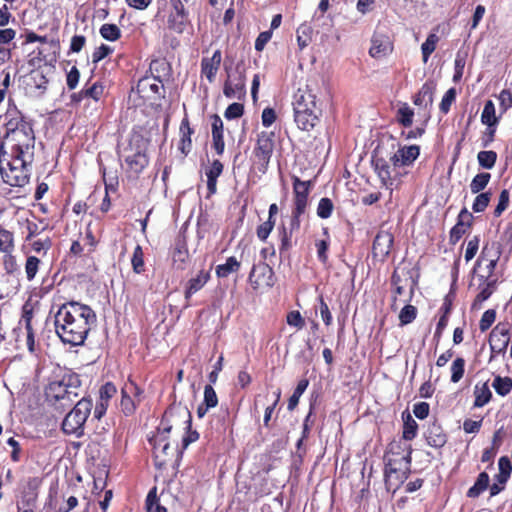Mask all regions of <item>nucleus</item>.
<instances>
[{"label": "nucleus", "mask_w": 512, "mask_h": 512, "mask_svg": "<svg viewBox=\"0 0 512 512\" xmlns=\"http://www.w3.org/2000/svg\"><path fill=\"white\" fill-rule=\"evenodd\" d=\"M95 322V312L75 301L64 303L55 315L56 333L64 343L73 346L84 343Z\"/></svg>", "instance_id": "1"}, {"label": "nucleus", "mask_w": 512, "mask_h": 512, "mask_svg": "<svg viewBox=\"0 0 512 512\" xmlns=\"http://www.w3.org/2000/svg\"><path fill=\"white\" fill-rule=\"evenodd\" d=\"M5 127V139L12 144V155L24 158V163L33 162L35 155V133L32 124L23 115L16 112L7 114Z\"/></svg>", "instance_id": "2"}, {"label": "nucleus", "mask_w": 512, "mask_h": 512, "mask_svg": "<svg viewBox=\"0 0 512 512\" xmlns=\"http://www.w3.org/2000/svg\"><path fill=\"white\" fill-rule=\"evenodd\" d=\"M176 416L183 419L184 424L187 425L186 428L190 427L191 415L187 408H170L164 413L162 422L163 431L159 432L158 436L154 439H150V442L153 444L155 464L158 468H162L166 465L168 460L167 458L170 455V444L166 441L164 434L170 432L172 429V423Z\"/></svg>", "instance_id": "3"}, {"label": "nucleus", "mask_w": 512, "mask_h": 512, "mask_svg": "<svg viewBox=\"0 0 512 512\" xmlns=\"http://www.w3.org/2000/svg\"><path fill=\"white\" fill-rule=\"evenodd\" d=\"M32 163H24V158L12 155V159L0 169L3 181L13 187L25 186L29 182Z\"/></svg>", "instance_id": "4"}, {"label": "nucleus", "mask_w": 512, "mask_h": 512, "mask_svg": "<svg viewBox=\"0 0 512 512\" xmlns=\"http://www.w3.org/2000/svg\"><path fill=\"white\" fill-rule=\"evenodd\" d=\"M93 404L90 399L82 398L74 408L66 415L62 422V429L66 434H75L80 436L83 432V426L91 413Z\"/></svg>", "instance_id": "5"}, {"label": "nucleus", "mask_w": 512, "mask_h": 512, "mask_svg": "<svg viewBox=\"0 0 512 512\" xmlns=\"http://www.w3.org/2000/svg\"><path fill=\"white\" fill-rule=\"evenodd\" d=\"M80 386V380L74 375H64L60 380H54L49 383L46 389V395L56 401L69 400L77 397V389Z\"/></svg>", "instance_id": "6"}, {"label": "nucleus", "mask_w": 512, "mask_h": 512, "mask_svg": "<svg viewBox=\"0 0 512 512\" xmlns=\"http://www.w3.org/2000/svg\"><path fill=\"white\" fill-rule=\"evenodd\" d=\"M410 455L402 456L400 460L388 459L385 468V481L388 488H398L408 477Z\"/></svg>", "instance_id": "7"}, {"label": "nucleus", "mask_w": 512, "mask_h": 512, "mask_svg": "<svg viewBox=\"0 0 512 512\" xmlns=\"http://www.w3.org/2000/svg\"><path fill=\"white\" fill-rule=\"evenodd\" d=\"M227 71V80L224 83L223 94L230 99H242L246 95V76L242 65L238 64L231 73Z\"/></svg>", "instance_id": "8"}, {"label": "nucleus", "mask_w": 512, "mask_h": 512, "mask_svg": "<svg viewBox=\"0 0 512 512\" xmlns=\"http://www.w3.org/2000/svg\"><path fill=\"white\" fill-rule=\"evenodd\" d=\"M293 109L322 110L316 85L307 84L299 88L293 97Z\"/></svg>", "instance_id": "9"}, {"label": "nucleus", "mask_w": 512, "mask_h": 512, "mask_svg": "<svg viewBox=\"0 0 512 512\" xmlns=\"http://www.w3.org/2000/svg\"><path fill=\"white\" fill-rule=\"evenodd\" d=\"M137 92L141 98L151 102H156L165 96L162 81L153 75L145 76L138 81Z\"/></svg>", "instance_id": "10"}, {"label": "nucleus", "mask_w": 512, "mask_h": 512, "mask_svg": "<svg viewBox=\"0 0 512 512\" xmlns=\"http://www.w3.org/2000/svg\"><path fill=\"white\" fill-rule=\"evenodd\" d=\"M273 133L262 132L257 140V146L255 147V162L258 165L260 172L265 173L273 153L274 142Z\"/></svg>", "instance_id": "11"}, {"label": "nucleus", "mask_w": 512, "mask_h": 512, "mask_svg": "<svg viewBox=\"0 0 512 512\" xmlns=\"http://www.w3.org/2000/svg\"><path fill=\"white\" fill-rule=\"evenodd\" d=\"M143 398V390L133 381H128L122 387L121 409L125 415H131L135 412L137 404Z\"/></svg>", "instance_id": "12"}, {"label": "nucleus", "mask_w": 512, "mask_h": 512, "mask_svg": "<svg viewBox=\"0 0 512 512\" xmlns=\"http://www.w3.org/2000/svg\"><path fill=\"white\" fill-rule=\"evenodd\" d=\"M501 256V248L500 245L496 242H493L491 244L487 243L482 248L481 254L479 258L476 261V266L479 267L482 264L486 265V278H494V271L496 268V265L500 259Z\"/></svg>", "instance_id": "13"}, {"label": "nucleus", "mask_w": 512, "mask_h": 512, "mask_svg": "<svg viewBox=\"0 0 512 512\" xmlns=\"http://www.w3.org/2000/svg\"><path fill=\"white\" fill-rule=\"evenodd\" d=\"M394 237L388 231H379L373 241L372 254L379 261H384L389 255Z\"/></svg>", "instance_id": "14"}, {"label": "nucleus", "mask_w": 512, "mask_h": 512, "mask_svg": "<svg viewBox=\"0 0 512 512\" xmlns=\"http://www.w3.org/2000/svg\"><path fill=\"white\" fill-rule=\"evenodd\" d=\"M294 121L304 131L312 130L319 122L322 110L293 109Z\"/></svg>", "instance_id": "15"}, {"label": "nucleus", "mask_w": 512, "mask_h": 512, "mask_svg": "<svg viewBox=\"0 0 512 512\" xmlns=\"http://www.w3.org/2000/svg\"><path fill=\"white\" fill-rule=\"evenodd\" d=\"M420 148L417 145L400 147L391 157L390 162L396 167L409 166L419 156Z\"/></svg>", "instance_id": "16"}, {"label": "nucleus", "mask_w": 512, "mask_h": 512, "mask_svg": "<svg viewBox=\"0 0 512 512\" xmlns=\"http://www.w3.org/2000/svg\"><path fill=\"white\" fill-rule=\"evenodd\" d=\"M393 46L390 38L383 33L375 32L371 39L369 54L371 57L381 59L392 52Z\"/></svg>", "instance_id": "17"}, {"label": "nucleus", "mask_w": 512, "mask_h": 512, "mask_svg": "<svg viewBox=\"0 0 512 512\" xmlns=\"http://www.w3.org/2000/svg\"><path fill=\"white\" fill-rule=\"evenodd\" d=\"M272 269L265 263L254 265L250 274L249 282L253 289H258L261 286H271L272 282Z\"/></svg>", "instance_id": "18"}, {"label": "nucleus", "mask_w": 512, "mask_h": 512, "mask_svg": "<svg viewBox=\"0 0 512 512\" xmlns=\"http://www.w3.org/2000/svg\"><path fill=\"white\" fill-rule=\"evenodd\" d=\"M311 186V181H302L296 176L293 177L294 208L298 212L305 211Z\"/></svg>", "instance_id": "19"}, {"label": "nucleus", "mask_w": 512, "mask_h": 512, "mask_svg": "<svg viewBox=\"0 0 512 512\" xmlns=\"http://www.w3.org/2000/svg\"><path fill=\"white\" fill-rule=\"evenodd\" d=\"M305 211H299L297 209H293L289 227H282L281 230V246L280 251H287L292 247V235L294 232L298 231L300 228V216Z\"/></svg>", "instance_id": "20"}, {"label": "nucleus", "mask_w": 512, "mask_h": 512, "mask_svg": "<svg viewBox=\"0 0 512 512\" xmlns=\"http://www.w3.org/2000/svg\"><path fill=\"white\" fill-rule=\"evenodd\" d=\"M117 389L114 384L107 382L99 391V401L94 408V417L101 419L106 413L110 399L116 394Z\"/></svg>", "instance_id": "21"}, {"label": "nucleus", "mask_w": 512, "mask_h": 512, "mask_svg": "<svg viewBox=\"0 0 512 512\" xmlns=\"http://www.w3.org/2000/svg\"><path fill=\"white\" fill-rule=\"evenodd\" d=\"M222 56L220 50H216L211 57H204L201 60V74L206 77L209 83H213L220 68Z\"/></svg>", "instance_id": "22"}, {"label": "nucleus", "mask_w": 512, "mask_h": 512, "mask_svg": "<svg viewBox=\"0 0 512 512\" xmlns=\"http://www.w3.org/2000/svg\"><path fill=\"white\" fill-rule=\"evenodd\" d=\"M472 218V214L467 209L460 212L457 224L450 231L452 244H455L465 234L467 227L471 225Z\"/></svg>", "instance_id": "23"}, {"label": "nucleus", "mask_w": 512, "mask_h": 512, "mask_svg": "<svg viewBox=\"0 0 512 512\" xmlns=\"http://www.w3.org/2000/svg\"><path fill=\"white\" fill-rule=\"evenodd\" d=\"M211 119L213 148L218 155H222L225 148L223 139V121L217 114H214Z\"/></svg>", "instance_id": "24"}, {"label": "nucleus", "mask_w": 512, "mask_h": 512, "mask_svg": "<svg viewBox=\"0 0 512 512\" xmlns=\"http://www.w3.org/2000/svg\"><path fill=\"white\" fill-rule=\"evenodd\" d=\"M425 437L428 444L435 448L444 446L447 441V436L442 427L436 423H432L428 426Z\"/></svg>", "instance_id": "25"}, {"label": "nucleus", "mask_w": 512, "mask_h": 512, "mask_svg": "<svg viewBox=\"0 0 512 512\" xmlns=\"http://www.w3.org/2000/svg\"><path fill=\"white\" fill-rule=\"evenodd\" d=\"M434 92L435 84L433 82L424 83L419 92L414 97V104L424 108L431 107L433 104Z\"/></svg>", "instance_id": "26"}, {"label": "nucleus", "mask_w": 512, "mask_h": 512, "mask_svg": "<svg viewBox=\"0 0 512 512\" xmlns=\"http://www.w3.org/2000/svg\"><path fill=\"white\" fill-rule=\"evenodd\" d=\"M222 171L223 164L219 160H214L211 166L206 170L205 174L207 176V189L209 194L216 192L217 178L221 175Z\"/></svg>", "instance_id": "27"}, {"label": "nucleus", "mask_w": 512, "mask_h": 512, "mask_svg": "<svg viewBox=\"0 0 512 512\" xmlns=\"http://www.w3.org/2000/svg\"><path fill=\"white\" fill-rule=\"evenodd\" d=\"M373 164L382 184L386 187L391 186L393 184V179L388 162L383 158H377L373 161Z\"/></svg>", "instance_id": "28"}, {"label": "nucleus", "mask_w": 512, "mask_h": 512, "mask_svg": "<svg viewBox=\"0 0 512 512\" xmlns=\"http://www.w3.org/2000/svg\"><path fill=\"white\" fill-rule=\"evenodd\" d=\"M180 133L181 139L179 148L183 154L187 155L192 147L191 135L193 133L187 117L183 118L180 124Z\"/></svg>", "instance_id": "29"}, {"label": "nucleus", "mask_w": 512, "mask_h": 512, "mask_svg": "<svg viewBox=\"0 0 512 512\" xmlns=\"http://www.w3.org/2000/svg\"><path fill=\"white\" fill-rule=\"evenodd\" d=\"M481 279H484L483 284L480 285V292L477 294L474 300V306L476 304H481L486 301L495 291L497 279L496 278H486L481 276Z\"/></svg>", "instance_id": "30"}, {"label": "nucleus", "mask_w": 512, "mask_h": 512, "mask_svg": "<svg viewBox=\"0 0 512 512\" xmlns=\"http://www.w3.org/2000/svg\"><path fill=\"white\" fill-rule=\"evenodd\" d=\"M489 487V475L486 472H481L474 485L468 490L467 496L469 498H476L482 492H484Z\"/></svg>", "instance_id": "31"}, {"label": "nucleus", "mask_w": 512, "mask_h": 512, "mask_svg": "<svg viewBox=\"0 0 512 512\" xmlns=\"http://www.w3.org/2000/svg\"><path fill=\"white\" fill-rule=\"evenodd\" d=\"M126 163L133 172L140 173L148 165V158L145 153L137 152L128 156Z\"/></svg>", "instance_id": "32"}, {"label": "nucleus", "mask_w": 512, "mask_h": 512, "mask_svg": "<svg viewBox=\"0 0 512 512\" xmlns=\"http://www.w3.org/2000/svg\"><path fill=\"white\" fill-rule=\"evenodd\" d=\"M481 122L489 128L497 125L498 118L496 117V109L493 101H486L481 114Z\"/></svg>", "instance_id": "33"}, {"label": "nucleus", "mask_w": 512, "mask_h": 512, "mask_svg": "<svg viewBox=\"0 0 512 512\" xmlns=\"http://www.w3.org/2000/svg\"><path fill=\"white\" fill-rule=\"evenodd\" d=\"M474 395H475V401H474L475 407H483L491 400V397H492V393H491L487 383H483L481 386L476 385L475 389H474Z\"/></svg>", "instance_id": "34"}, {"label": "nucleus", "mask_w": 512, "mask_h": 512, "mask_svg": "<svg viewBox=\"0 0 512 512\" xmlns=\"http://www.w3.org/2000/svg\"><path fill=\"white\" fill-rule=\"evenodd\" d=\"M240 268V262L235 257H229L224 264L216 267V275L225 278L233 272H237Z\"/></svg>", "instance_id": "35"}, {"label": "nucleus", "mask_w": 512, "mask_h": 512, "mask_svg": "<svg viewBox=\"0 0 512 512\" xmlns=\"http://www.w3.org/2000/svg\"><path fill=\"white\" fill-rule=\"evenodd\" d=\"M209 275L199 273L196 277L188 281V285L185 291V297L189 298L191 295L199 291L208 281Z\"/></svg>", "instance_id": "36"}, {"label": "nucleus", "mask_w": 512, "mask_h": 512, "mask_svg": "<svg viewBox=\"0 0 512 512\" xmlns=\"http://www.w3.org/2000/svg\"><path fill=\"white\" fill-rule=\"evenodd\" d=\"M492 387L498 395L506 396L512 390V379L510 377L496 376L492 382Z\"/></svg>", "instance_id": "37"}, {"label": "nucleus", "mask_w": 512, "mask_h": 512, "mask_svg": "<svg viewBox=\"0 0 512 512\" xmlns=\"http://www.w3.org/2000/svg\"><path fill=\"white\" fill-rule=\"evenodd\" d=\"M438 41V35L436 33H430L425 42L421 45L422 58L424 63H427L430 55L435 51Z\"/></svg>", "instance_id": "38"}, {"label": "nucleus", "mask_w": 512, "mask_h": 512, "mask_svg": "<svg viewBox=\"0 0 512 512\" xmlns=\"http://www.w3.org/2000/svg\"><path fill=\"white\" fill-rule=\"evenodd\" d=\"M188 23L187 14H170L168 18L169 28L177 33H182Z\"/></svg>", "instance_id": "39"}, {"label": "nucleus", "mask_w": 512, "mask_h": 512, "mask_svg": "<svg viewBox=\"0 0 512 512\" xmlns=\"http://www.w3.org/2000/svg\"><path fill=\"white\" fill-rule=\"evenodd\" d=\"M147 512H167L166 508L159 503L157 488L153 487L146 498Z\"/></svg>", "instance_id": "40"}, {"label": "nucleus", "mask_w": 512, "mask_h": 512, "mask_svg": "<svg viewBox=\"0 0 512 512\" xmlns=\"http://www.w3.org/2000/svg\"><path fill=\"white\" fill-rule=\"evenodd\" d=\"M14 250V236L13 233L0 228V251L9 254Z\"/></svg>", "instance_id": "41"}, {"label": "nucleus", "mask_w": 512, "mask_h": 512, "mask_svg": "<svg viewBox=\"0 0 512 512\" xmlns=\"http://www.w3.org/2000/svg\"><path fill=\"white\" fill-rule=\"evenodd\" d=\"M308 384H309V382L307 379H302L298 382L293 394L291 395V397L288 400V407H287L288 410L292 411L296 408V406L299 403V399H300L301 395L307 389Z\"/></svg>", "instance_id": "42"}, {"label": "nucleus", "mask_w": 512, "mask_h": 512, "mask_svg": "<svg viewBox=\"0 0 512 512\" xmlns=\"http://www.w3.org/2000/svg\"><path fill=\"white\" fill-rule=\"evenodd\" d=\"M414 111L403 103L397 110V120L404 127H410L413 123Z\"/></svg>", "instance_id": "43"}, {"label": "nucleus", "mask_w": 512, "mask_h": 512, "mask_svg": "<svg viewBox=\"0 0 512 512\" xmlns=\"http://www.w3.org/2000/svg\"><path fill=\"white\" fill-rule=\"evenodd\" d=\"M491 175L490 173L483 172L477 174L470 183V190L473 194H477L488 185L490 181Z\"/></svg>", "instance_id": "44"}, {"label": "nucleus", "mask_w": 512, "mask_h": 512, "mask_svg": "<svg viewBox=\"0 0 512 512\" xmlns=\"http://www.w3.org/2000/svg\"><path fill=\"white\" fill-rule=\"evenodd\" d=\"M478 163L481 167L485 169H492L497 160L496 152L489 151H480L477 155Z\"/></svg>", "instance_id": "45"}, {"label": "nucleus", "mask_w": 512, "mask_h": 512, "mask_svg": "<svg viewBox=\"0 0 512 512\" xmlns=\"http://www.w3.org/2000/svg\"><path fill=\"white\" fill-rule=\"evenodd\" d=\"M510 338H500L495 335L489 336V345L491 348V351L493 353L497 354H503L505 353L508 344H509Z\"/></svg>", "instance_id": "46"}, {"label": "nucleus", "mask_w": 512, "mask_h": 512, "mask_svg": "<svg viewBox=\"0 0 512 512\" xmlns=\"http://www.w3.org/2000/svg\"><path fill=\"white\" fill-rule=\"evenodd\" d=\"M100 34L106 40L116 41L120 38L121 31L115 24H104L100 28Z\"/></svg>", "instance_id": "47"}, {"label": "nucleus", "mask_w": 512, "mask_h": 512, "mask_svg": "<svg viewBox=\"0 0 512 512\" xmlns=\"http://www.w3.org/2000/svg\"><path fill=\"white\" fill-rule=\"evenodd\" d=\"M40 260L35 256H29L26 259L25 263V273L28 281H32L38 270H39Z\"/></svg>", "instance_id": "48"}, {"label": "nucleus", "mask_w": 512, "mask_h": 512, "mask_svg": "<svg viewBox=\"0 0 512 512\" xmlns=\"http://www.w3.org/2000/svg\"><path fill=\"white\" fill-rule=\"evenodd\" d=\"M465 360L456 358L451 365V382L457 383L464 375Z\"/></svg>", "instance_id": "49"}, {"label": "nucleus", "mask_w": 512, "mask_h": 512, "mask_svg": "<svg viewBox=\"0 0 512 512\" xmlns=\"http://www.w3.org/2000/svg\"><path fill=\"white\" fill-rule=\"evenodd\" d=\"M143 257H144L143 250L140 245H137L134 249L132 260H131L133 271L137 274H140L144 271Z\"/></svg>", "instance_id": "50"}, {"label": "nucleus", "mask_w": 512, "mask_h": 512, "mask_svg": "<svg viewBox=\"0 0 512 512\" xmlns=\"http://www.w3.org/2000/svg\"><path fill=\"white\" fill-rule=\"evenodd\" d=\"M417 428L418 425L416 421L410 415H407V418L404 421L403 438L405 440L414 439L417 433Z\"/></svg>", "instance_id": "51"}, {"label": "nucleus", "mask_w": 512, "mask_h": 512, "mask_svg": "<svg viewBox=\"0 0 512 512\" xmlns=\"http://www.w3.org/2000/svg\"><path fill=\"white\" fill-rule=\"evenodd\" d=\"M491 195V192H484L478 194L472 205L473 211L476 213L483 212L490 202Z\"/></svg>", "instance_id": "52"}, {"label": "nucleus", "mask_w": 512, "mask_h": 512, "mask_svg": "<svg viewBox=\"0 0 512 512\" xmlns=\"http://www.w3.org/2000/svg\"><path fill=\"white\" fill-rule=\"evenodd\" d=\"M417 315V309L412 305H405L400 313L399 320L401 325H407L411 323Z\"/></svg>", "instance_id": "53"}, {"label": "nucleus", "mask_w": 512, "mask_h": 512, "mask_svg": "<svg viewBox=\"0 0 512 512\" xmlns=\"http://www.w3.org/2000/svg\"><path fill=\"white\" fill-rule=\"evenodd\" d=\"M333 207V203L329 198H321L317 207V215L322 219L329 218L332 214Z\"/></svg>", "instance_id": "54"}, {"label": "nucleus", "mask_w": 512, "mask_h": 512, "mask_svg": "<svg viewBox=\"0 0 512 512\" xmlns=\"http://www.w3.org/2000/svg\"><path fill=\"white\" fill-rule=\"evenodd\" d=\"M456 99V91L454 88H450L449 90L446 91V93L444 94L442 100H441V103H440V110L442 113L446 114L449 112L450 110V107L452 105V103L455 101Z\"/></svg>", "instance_id": "55"}, {"label": "nucleus", "mask_w": 512, "mask_h": 512, "mask_svg": "<svg viewBox=\"0 0 512 512\" xmlns=\"http://www.w3.org/2000/svg\"><path fill=\"white\" fill-rule=\"evenodd\" d=\"M204 405L207 408H214L218 404V397L214 388L211 385H206L204 388Z\"/></svg>", "instance_id": "56"}, {"label": "nucleus", "mask_w": 512, "mask_h": 512, "mask_svg": "<svg viewBox=\"0 0 512 512\" xmlns=\"http://www.w3.org/2000/svg\"><path fill=\"white\" fill-rule=\"evenodd\" d=\"M275 226V220L268 219L257 228V237L261 241H266Z\"/></svg>", "instance_id": "57"}, {"label": "nucleus", "mask_w": 512, "mask_h": 512, "mask_svg": "<svg viewBox=\"0 0 512 512\" xmlns=\"http://www.w3.org/2000/svg\"><path fill=\"white\" fill-rule=\"evenodd\" d=\"M287 324L297 328L298 330L302 329L305 326V320L300 314L299 311H291L287 314L286 317Z\"/></svg>", "instance_id": "58"}, {"label": "nucleus", "mask_w": 512, "mask_h": 512, "mask_svg": "<svg viewBox=\"0 0 512 512\" xmlns=\"http://www.w3.org/2000/svg\"><path fill=\"white\" fill-rule=\"evenodd\" d=\"M495 319H496L495 310L489 309V310L485 311L483 313L482 318L479 323L480 330L483 332L488 330L491 327V325L494 323Z\"/></svg>", "instance_id": "59"}, {"label": "nucleus", "mask_w": 512, "mask_h": 512, "mask_svg": "<svg viewBox=\"0 0 512 512\" xmlns=\"http://www.w3.org/2000/svg\"><path fill=\"white\" fill-rule=\"evenodd\" d=\"M479 242H480V239L478 236H474L472 239H470L468 241L465 255H464L466 262H469L470 260H472L475 257V255L479 249Z\"/></svg>", "instance_id": "60"}, {"label": "nucleus", "mask_w": 512, "mask_h": 512, "mask_svg": "<svg viewBox=\"0 0 512 512\" xmlns=\"http://www.w3.org/2000/svg\"><path fill=\"white\" fill-rule=\"evenodd\" d=\"M310 30L307 26H301L297 30V43L300 50H303L308 46L310 42V37L308 35V31Z\"/></svg>", "instance_id": "61"}, {"label": "nucleus", "mask_w": 512, "mask_h": 512, "mask_svg": "<svg viewBox=\"0 0 512 512\" xmlns=\"http://www.w3.org/2000/svg\"><path fill=\"white\" fill-rule=\"evenodd\" d=\"M320 316L325 323L326 326L331 325L332 323V314L327 303L324 301L323 297L319 298V307H318Z\"/></svg>", "instance_id": "62"}, {"label": "nucleus", "mask_w": 512, "mask_h": 512, "mask_svg": "<svg viewBox=\"0 0 512 512\" xmlns=\"http://www.w3.org/2000/svg\"><path fill=\"white\" fill-rule=\"evenodd\" d=\"M243 112L244 106L242 104L232 103L227 107L224 115L227 119H235L241 117Z\"/></svg>", "instance_id": "63"}, {"label": "nucleus", "mask_w": 512, "mask_h": 512, "mask_svg": "<svg viewBox=\"0 0 512 512\" xmlns=\"http://www.w3.org/2000/svg\"><path fill=\"white\" fill-rule=\"evenodd\" d=\"M498 99L500 102V108L503 110V112L512 107V94L509 90H502L498 96Z\"/></svg>", "instance_id": "64"}]
</instances>
